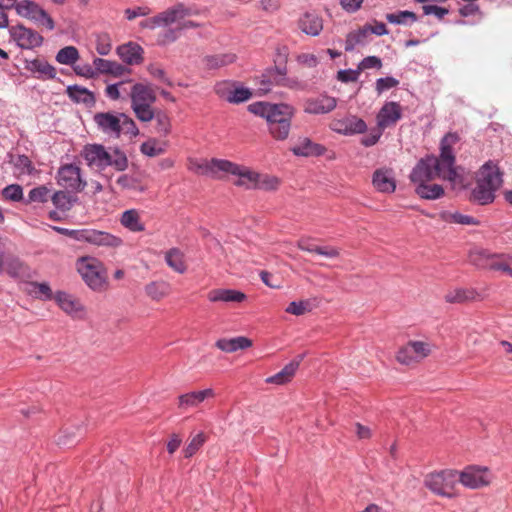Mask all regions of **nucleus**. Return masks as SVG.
<instances>
[{"label":"nucleus","mask_w":512,"mask_h":512,"mask_svg":"<svg viewBox=\"0 0 512 512\" xmlns=\"http://www.w3.org/2000/svg\"><path fill=\"white\" fill-rule=\"evenodd\" d=\"M459 140L457 133H447L440 141L438 156L427 154L417 161L410 172L409 180L415 185V193L420 198L436 200L444 196L443 186L431 183L436 179L447 181L455 191L470 188L476 180L477 186L472 191L471 199L480 200V180L456 165L454 146Z\"/></svg>","instance_id":"nucleus-1"},{"label":"nucleus","mask_w":512,"mask_h":512,"mask_svg":"<svg viewBox=\"0 0 512 512\" xmlns=\"http://www.w3.org/2000/svg\"><path fill=\"white\" fill-rule=\"evenodd\" d=\"M248 111L266 120L269 134L274 140L284 141L288 139L292 119L295 115L293 106L286 103L273 104L258 101L249 104Z\"/></svg>","instance_id":"nucleus-2"},{"label":"nucleus","mask_w":512,"mask_h":512,"mask_svg":"<svg viewBox=\"0 0 512 512\" xmlns=\"http://www.w3.org/2000/svg\"><path fill=\"white\" fill-rule=\"evenodd\" d=\"M81 156L90 168L103 171L111 166L117 171H124L128 168V158L119 148L112 152L106 150L101 144H87L83 147Z\"/></svg>","instance_id":"nucleus-3"},{"label":"nucleus","mask_w":512,"mask_h":512,"mask_svg":"<svg viewBox=\"0 0 512 512\" xmlns=\"http://www.w3.org/2000/svg\"><path fill=\"white\" fill-rule=\"evenodd\" d=\"M436 345L427 337L410 339L396 352V360L404 366H416L428 358Z\"/></svg>","instance_id":"nucleus-4"},{"label":"nucleus","mask_w":512,"mask_h":512,"mask_svg":"<svg viewBox=\"0 0 512 512\" xmlns=\"http://www.w3.org/2000/svg\"><path fill=\"white\" fill-rule=\"evenodd\" d=\"M131 109L141 122L152 121V105L156 102V94L150 84L135 83L130 91Z\"/></svg>","instance_id":"nucleus-5"},{"label":"nucleus","mask_w":512,"mask_h":512,"mask_svg":"<svg viewBox=\"0 0 512 512\" xmlns=\"http://www.w3.org/2000/svg\"><path fill=\"white\" fill-rule=\"evenodd\" d=\"M75 266L82 280L90 289L97 292L105 289V269L100 260L93 256H82L77 259Z\"/></svg>","instance_id":"nucleus-6"},{"label":"nucleus","mask_w":512,"mask_h":512,"mask_svg":"<svg viewBox=\"0 0 512 512\" xmlns=\"http://www.w3.org/2000/svg\"><path fill=\"white\" fill-rule=\"evenodd\" d=\"M458 472L456 470H443L429 474L425 479V486L433 493L452 498L457 495Z\"/></svg>","instance_id":"nucleus-7"},{"label":"nucleus","mask_w":512,"mask_h":512,"mask_svg":"<svg viewBox=\"0 0 512 512\" xmlns=\"http://www.w3.org/2000/svg\"><path fill=\"white\" fill-rule=\"evenodd\" d=\"M503 184V173L497 163L488 161L482 165V205L495 200V193Z\"/></svg>","instance_id":"nucleus-8"},{"label":"nucleus","mask_w":512,"mask_h":512,"mask_svg":"<svg viewBox=\"0 0 512 512\" xmlns=\"http://www.w3.org/2000/svg\"><path fill=\"white\" fill-rule=\"evenodd\" d=\"M56 181L60 187L72 193L83 191L87 185L81 175V168L76 164L61 165L56 174Z\"/></svg>","instance_id":"nucleus-9"},{"label":"nucleus","mask_w":512,"mask_h":512,"mask_svg":"<svg viewBox=\"0 0 512 512\" xmlns=\"http://www.w3.org/2000/svg\"><path fill=\"white\" fill-rule=\"evenodd\" d=\"M227 165L226 159H190L188 169L197 175L222 179L226 176Z\"/></svg>","instance_id":"nucleus-10"},{"label":"nucleus","mask_w":512,"mask_h":512,"mask_svg":"<svg viewBox=\"0 0 512 512\" xmlns=\"http://www.w3.org/2000/svg\"><path fill=\"white\" fill-rule=\"evenodd\" d=\"M15 11L20 17L41 24L48 30H53L55 28V23L51 16L35 1H18Z\"/></svg>","instance_id":"nucleus-11"},{"label":"nucleus","mask_w":512,"mask_h":512,"mask_svg":"<svg viewBox=\"0 0 512 512\" xmlns=\"http://www.w3.org/2000/svg\"><path fill=\"white\" fill-rule=\"evenodd\" d=\"M11 38L22 49H33L43 43V37L36 31L26 28L23 25H16L9 28Z\"/></svg>","instance_id":"nucleus-12"},{"label":"nucleus","mask_w":512,"mask_h":512,"mask_svg":"<svg viewBox=\"0 0 512 512\" xmlns=\"http://www.w3.org/2000/svg\"><path fill=\"white\" fill-rule=\"evenodd\" d=\"M332 131L350 136L364 133L367 130L365 121L355 115H348L343 118L333 119L330 123Z\"/></svg>","instance_id":"nucleus-13"},{"label":"nucleus","mask_w":512,"mask_h":512,"mask_svg":"<svg viewBox=\"0 0 512 512\" xmlns=\"http://www.w3.org/2000/svg\"><path fill=\"white\" fill-rule=\"evenodd\" d=\"M403 109L398 102L386 101L376 115L377 126L381 130L393 127L402 118Z\"/></svg>","instance_id":"nucleus-14"},{"label":"nucleus","mask_w":512,"mask_h":512,"mask_svg":"<svg viewBox=\"0 0 512 512\" xmlns=\"http://www.w3.org/2000/svg\"><path fill=\"white\" fill-rule=\"evenodd\" d=\"M54 300L62 311L72 318L83 319L85 317L84 305L73 295L65 291H57Z\"/></svg>","instance_id":"nucleus-15"},{"label":"nucleus","mask_w":512,"mask_h":512,"mask_svg":"<svg viewBox=\"0 0 512 512\" xmlns=\"http://www.w3.org/2000/svg\"><path fill=\"white\" fill-rule=\"evenodd\" d=\"M98 129L104 134L112 137H120V113L113 112H99L93 117Z\"/></svg>","instance_id":"nucleus-16"},{"label":"nucleus","mask_w":512,"mask_h":512,"mask_svg":"<svg viewBox=\"0 0 512 512\" xmlns=\"http://www.w3.org/2000/svg\"><path fill=\"white\" fill-rule=\"evenodd\" d=\"M337 106V99L326 94L308 98L304 101L303 111L307 114L319 115L333 111Z\"/></svg>","instance_id":"nucleus-17"},{"label":"nucleus","mask_w":512,"mask_h":512,"mask_svg":"<svg viewBox=\"0 0 512 512\" xmlns=\"http://www.w3.org/2000/svg\"><path fill=\"white\" fill-rule=\"evenodd\" d=\"M226 175L237 176L238 180L235 182L237 186H242L246 189H255L258 172L251 170L246 166L239 165L228 160Z\"/></svg>","instance_id":"nucleus-18"},{"label":"nucleus","mask_w":512,"mask_h":512,"mask_svg":"<svg viewBox=\"0 0 512 512\" xmlns=\"http://www.w3.org/2000/svg\"><path fill=\"white\" fill-rule=\"evenodd\" d=\"M372 185L380 193L391 194L396 190V179L391 168L382 167L372 174Z\"/></svg>","instance_id":"nucleus-19"},{"label":"nucleus","mask_w":512,"mask_h":512,"mask_svg":"<svg viewBox=\"0 0 512 512\" xmlns=\"http://www.w3.org/2000/svg\"><path fill=\"white\" fill-rule=\"evenodd\" d=\"M195 14H197V12L193 8L179 2L158 15L162 26H169L175 23L179 25L184 18Z\"/></svg>","instance_id":"nucleus-20"},{"label":"nucleus","mask_w":512,"mask_h":512,"mask_svg":"<svg viewBox=\"0 0 512 512\" xmlns=\"http://www.w3.org/2000/svg\"><path fill=\"white\" fill-rule=\"evenodd\" d=\"M116 54L126 65H139L143 62L144 50L136 42H127L116 48Z\"/></svg>","instance_id":"nucleus-21"},{"label":"nucleus","mask_w":512,"mask_h":512,"mask_svg":"<svg viewBox=\"0 0 512 512\" xmlns=\"http://www.w3.org/2000/svg\"><path fill=\"white\" fill-rule=\"evenodd\" d=\"M214 397L215 391L212 388H207L199 391H191L182 394L178 397V407L184 410L189 408H195L198 407L205 400Z\"/></svg>","instance_id":"nucleus-22"},{"label":"nucleus","mask_w":512,"mask_h":512,"mask_svg":"<svg viewBox=\"0 0 512 512\" xmlns=\"http://www.w3.org/2000/svg\"><path fill=\"white\" fill-rule=\"evenodd\" d=\"M290 150L295 156L314 157L323 155L326 151V148L321 144L313 142L308 137H303L300 138L298 142L291 147Z\"/></svg>","instance_id":"nucleus-23"},{"label":"nucleus","mask_w":512,"mask_h":512,"mask_svg":"<svg viewBox=\"0 0 512 512\" xmlns=\"http://www.w3.org/2000/svg\"><path fill=\"white\" fill-rule=\"evenodd\" d=\"M89 244L97 247L118 248L123 245V240L107 231L90 228Z\"/></svg>","instance_id":"nucleus-24"},{"label":"nucleus","mask_w":512,"mask_h":512,"mask_svg":"<svg viewBox=\"0 0 512 512\" xmlns=\"http://www.w3.org/2000/svg\"><path fill=\"white\" fill-rule=\"evenodd\" d=\"M207 298L210 302L241 303L247 299L246 294L235 289H212Z\"/></svg>","instance_id":"nucleus-25"},{"label":"nucleus","mask_w":512,"mask_h":512,"mask_svg":"<svg viewBox=\"0 0 512 512\" xmlns=\"http://www.w3.org/2000/svg\"><path fill=\"white\" fill-rule=\"evenodd\" d=\"M297 247L302 251L316 253L326 258H337L340 255L338 248L333 246H317L310 237L300 238L297 241Z\"/></svg>","instance_id":"nucleus-26"},{"label":"nucleus","mask_w":512,"mask_h":512,"mask_svg":"<svg viewBox=\"0 0 512 512\" xmlns=\"http://www.w3.org/2000/svg\"><path fill=\"white\" fill-rule=\"evenodd\" d=\"M93 65L96 67L97 75L105 74L114 77H121L126 73H130V69L126 66L112 60L96 57L93 59Z\"/></svg>","instance_id":"nucleus-27"},{"label":"nucleus","mask_w":512,"mask_h":512,"mask_svg":"<svg viewBox=\"0 0 512 512\" xmlns=\"http://www.w3.org/2000/svg\"><path fill=\"white\" fill-rule=\"evenodd\" d=\"M298 27L307 35L318 36L323 29V20L314 12H306L299 18Z\"/></svg>","instance_id":"nucleus-28"},{"label":"nucleus","mask_w":512,"mask_h":512,"mask_svg":"<svg viewBox=\"0 0 512 512\" xmlns=\"http://www.w3.org/2000/svg\"><path fill=\"white\" fill-rule=\"evenodd\" d=\"M372 37L370 30H368V24L349 32L345 40V51L352 52L356 47L365 46L370 43Z\"/></svg>","instance_id":"nucleus-29"},{"label":"nucleus","mask_w":512,"mask_h":512,"mask_svg":"<svg viewBox=\"0 0 512 512\" xmlns=\"http://www.w3.org/2000/svg\"><path fill=\"white\" fill-rule=\"evenodd\" d=\"M215 346L223 352L233 353L238 350L250 348L252 346V341L245 336L221 338L215 342Z\"/></svg>","instance_id":"nucleus-30"},{"label":"nucleus","mask_w":512,"mask_h":512,"mask_svg":"<svg viewBox=\"0 0 512 512\" xmlns=\"http://www.w3.org/2000/svg\"><path fill=\"white\" fill-rule=\"evenodd\" d=\"M145 294L153 301H161L170 295L171 284L165 280L151 281L144 287Z\"/></svg>","instance_id":"nucleus-31"},{"label":"nucleus","mask_w":512,"mask_h":512,"mask_svg":"<svg viewBox=\"0 0 512 512\" xmlns=\"http://www.w3.org/2000/svg\"><path fill=\"white\" fill-rule=\"evenodd\" d=\"M302 356H300L299 360H293L289 362L287 365L283 367L281 371L276 373L275 375H272L268 378H266V383L269 384H276V385H283L292 380L294 377L297 369L299 368L300 361L302 360Z\"/></svg>","instance_id":"nucleus-32"},{"label":"nucleus","mask_w":512,"mask_h":512,"mask_svg":"<svg viewBox=\"0 0 512 512\" xmlns=\"http://www.w3.org/2000/svg\"><path fill=\"white\" fill-rule=\"evenodd\" d=\"M66 94L75 103H82L87 106H92L95 103L93 92L79 85H69L66 88Z\"/></svg>","instance_id":"nucleus-33"},{"label":"nucleus","mask_w":512,"mask_h":512,"mask_svg":"<svg viewBox=\"0 0 512 512\" xmlns=\"http://www.w3.org/2000/svg\"><path fill=\"white\" fill-rule=\"evenodd\" d=\"M121 225L131 232H142L145 230V225L141 221V216L138 210L129 209L124 211L120 217Z\"/></svg>","instance_id":"nucleus-34"},{"label":"nucleus","mask_w":512,"mask_h":512,"mask_svg":"<svg viewBox=\"0 0 512 512\" xmlns=\"http://www.w3.org/2000/svg\"><path fill=\"white\" fill-rule=\"evenodd\" d=\"M458 483L470 489H476L480 485V468L477 465L467 466L458 473Z\"/></svg>","instance_id":"nucleus-35"},{"label":"nucleus","mask_w":512,"mask_h":512,"mask_svg":"<svg viewBox=\"0 0 512 512\" xmlns=\"http://www.w3.org/2000/svg\"><path fill=\"white\" fill-rule=\"evenodd\" d=\"M165 262L179 274H183L187 270L184 253L178 248H171L165 253Z\"/></svg>","instance_id":"nucleus-36"},{"label":"nucleus","mask_w":512,"mask_h":512,"mask_svg":"<svg viewBox=\"0 0 512 512\" xmlns=\"http://www.w3.org/2000/svg\"><path fill=\"white\" fill-rule=\"evenodd\" d=\"M27 69L33 73H38L39 77L54 79L56 69L45 60L34 59L27 64Z\"/></svg>","instance_id":"nucleus-37"},{"label":"nucleus","mask_w":512,"mask_h":512,"mask_svg":"<svg viewBox=\"0 0 512 512\" xmlns=\"http://www.w3.org/2000/svg\"><path fill=\"white\" fill-rule=\"evenodd\" d=\"M477 291L470 288H457L446 293L445 301L447 303H464L475 299Z\"/></svg>","instance_id":"nucleus-38"},{"label":"nucleus","mask_w":512,"mask_h":512,"mask_svg":"<svg viewBox=\"0 0 512 512\" xmlns=\"http://www.w3.org/2000/svg\"><path fill=\"white\" fill-rule=\"evenodd\" d=\"M69 191H56L51 200L53 205L60 211H69L77 202V197L72 196Z\"/></svg>","instance_id":"nucleus-39"},{"label":"nucleus","mask_w":512,"mask_h":512,"mask_svg":"<svg viewBox=\"0 0 512 512\" xmlns=\"http://www.w3.org/2000/svg\"><path fill=\"white\" fill-rule=\"evenodd\" d=\"M236 56L231 53L208 55L203 59L204 65L207 69H218L233 63Z\"/></svg>","instance_id":"nucleus-40"},{"label":"nucleus","mask_w":512,"mask_h":512,"mask_svg":"<svg viewBox=\"0 0 512 512\" xmlns=\"http://www.w3.org/2000/svg\"><path fill=\"white\" fill-rule=\"evenodd\" d=\"M152 120H155V130L162 136H167L171 132V120L166 112L160 109H152Z\"/></svg>","instance_id":"nucleus-41"},{"label":"nucleus","mask_w":512,"mask_h":512,"mask_svg":"<svg viewBox=\"0 0 512 512\" xmlns=\"http://www.w3.org/2000/svg\"><path fill=\"white\" fill-rule=\"evenodd\" d=\"M117 184L127 190H132L135 192H145L146 186L142 183L141 179L134 174H123L118 177Z\"/></svg>","instance_id":"nucleus-42"},{"label":"nucleus","mask_w":512,"mask_h":512,"mask_svg":"<svg viewBox=\"0 0 512 512\" xmlns=\"http://www.w3.org/2000/svg\"><path fill=\"white\" fill-rule=\"evenodd\" d=\"M79 58V51L74 46H66L60 49L55 56V60L59 64L69 65L72 67L74 66V64H76Z\"/></svg>","instance_id":"nucleus-43"},{"label":"nucleus","mask_w":512,"mask_h":512,"mask_svg":"<svg viewBox=\"0 0 512 512\" xmlns=\"http://www.w3.org/2000/svg\"><path fill=\"white\" fill-rule=\"evenodd\" d=\"M279 185H280V180L278 177H276L274 175L258 172L255 189L264 190V191H274V190L278 189Z\"/></svg>","instance_id":"nucleus-44"},{"label":"nucleus","mask_w":512,"mask_h":512,"mask_svg":"<svg viewBox=\"0 0 512 512\" xmlns=\"http://www.w3.org/2000/svg\"><path fill=\"white\" fill-rule=\"evenodd\" d=\"M440 218L449 223H457L462 225L478 224V221L471 216L461 214L459 212L450 213L443 211L439 214Z\"/></svg>","instance_id":"nucleus-45"},{"label":"nucleus","mask_w":512,"mask_h":512,"mask_svg":"<svg viewBox=\"0 0 512 512\" xmlns=\"http://www.w3.org/2000/svg\"><path fill=\"white\" fill-rule=\"evenodd\" d=\"M140 151L148 157H156L165 152V145L151 138L141 144Z\"/></svg>","instance_id":"nucleus-46"},{"label":"nucleus","mask_w":512,"mask_h":512,"mask_svg":"<svg viewBox=\"0 0 512 512\" xmlns=\"http://www.w3.org/2000/svg\"><path fill=\"white\" fill-rule=\"evenodd\" d=\"M386 20L391 24H408L417 21V16L411 11H398L386 15Z\"/></svg>","instance_id":"nucleus-47"},{"label":"nucleus","mask_w":512,"mask_h":512,"mask_svg":"<svg viewBox=\"0 0 512 512\" xmlns=\"http://www.w3.org/2000/svg\"><path fill=\"white\" fill-rule=\"evenodd\" d=\"M12 163L14 168L21 175H32L35 171L32 161L24 154L18 155L14 160H12Z\"/></svg>","instance_id":"nucleus-48"},{"label":"nucleus","mask_w":512,"mask_h":512,"mask_svg":"<svg viewBox=\"0 0 512 512\" xmlns=\"http://www.w3.org/2000/svg\"><path fill=\"white\" fill-rule=\"evenodd\" d=\"M120 135L126 134L130 137H136L139 135V129L134 120L125 113H120Z\"/></svg>","instance_id":"nucleus-49"},{"label":"nucleus","mask_w":512,"mask_h":512,"mask_svg":"<svg viewBox=\"0 0 512 512\" xmlns=\"http://www.w3.org/2000/svg\"><path fill=\"white\" fill-rule=\"evenodd\" d=\"M251 96L252 93L248 88L238 86L237 82H235L230 98H228V102L232 104L243 103L248 101Z\"/></svg>","instance_id":"nucleus-50"},{"label":"nucleus","mask_w":512,"mask_h":512,"mask_svg":"<svg viewBox=\"0 0 512 512\" xmlns=\"http://www.w3.org/2000/svg\"><path fill=\"white\" fill-rule=\"evenodd\" d=\"M1 194L7 201L19 202L23 199V188L19 184H10L2 189Z\"/></svg>","instance_id":"nucleus-51"},{"label":"nucleus","mask_w":512,"mask_h":512,"mask_svg":"<svg viewBox=\"0 0 512 512\" xmlns=\"http://www.w3.org/2000/svg\"><path fill=\"white\" fill-rule=\"evenodd\" d=\"M311 311L310 301L309 300H301V301H292L286 307L285 312L295 315L301 316L306 312Z\"/></svg>","instance_id":"nucleus-52"},{"label":"nucleus","mask_w":512,"mask_h":512,"mask_svg":"<svg viewBox=\"0 0 512 512\" xmlns=\"http://www.w3.org/2000/svg\"><path fill=\"white\" fill-rule=\"evenodd\" d=\"M96 51L101 56L108 55L112 50V41L107 33L98 34L96 37Z\"/></svg>","instance_id":"nucleus-53"},{"label":"nucleus","mask_w":512,"mask_h":512,"mask_svg":"<svg viewBox=\"0 0 512 512\" xmlns=\"http://www.w3.org/2000/svg\"><path fill=\"white\" fill-rule=\"evenodd\" d=\"M205 442V435L200 432L197 435H195L188 445L184 448L183 453L186 458L192 457L204 444Z\"/></svg>","instance_id":"nucleus-54"},{"label":"nucleus","mask_w":512,"mask_h":512,"mask_svg":"<svg viewBox=\"0 0 512 512\" xmlns=\"http://www.w3.org/2000/svg\"><path fill=\"white\" fill-rule=\"evenodd\" d=\"M234 84H235L234 81H229V80L219 81L214 86V92L216 93V95L219 98L228 102V98H230Z\"/></svg>","instance_id":"nucleus-55"},{"label":"nucleus","mask_w":512,"mask_h":512,"mask_svg":"<svg viewBox=\"0 0 512 512\" xmlns=\"http://www.w3.org/2000/svg\"><path fill=\"white\" fill-rule=\"evenodd\" d=\"M50 190L42 185L35 187L29 191L28 201L44 203L48 200Z\"/></svg>","instance_id":"nucleus-56"},{"label":"nucleus","mask_w":512,"mask_h":512,"mask_svg":"<svg viewBox=\"0 0 512 512\" xmlns=\"http://www.w3.org/2000/svg\"><path fill=\"white\" fill-rule=\"evenodd\" d=\"M398 85L399 81L396 78L392 76H387L376 80L375 89L377 93L380 95L385 91L397 87Z\"/></svg>","instance_id":"nucleus-57"},{"label":"nucleus","mask_w":512,"mask_h":512,"mask_svg":"<svg viewBox=\"0 0 512 512\" xmlns=\"http://www.w3.org/2000/svg\"><path fill=\"white\" fill-rule=\"evenodd\" d=\"M31 285L36 289L35 293L38 294V297L41 299L45 301L54 299L55 294H53L48 283L33 282Z\"/></svg>","instance_id":"nucleus-58"},{"label":"nucleus","mask_w":512,"mask_h":512,"mask_svg":"<svg viewBox=\"0 0 512 512\" xmlns=\"http://www.w3.org/2000/svg\"><path fill=\"white\" fill-rule=\"evenodd\" d=\"M358 68L360 72L366 69H381L382 60L378 56H367L359 62Z\"/></svg>","instance_id":"nucleus-59"},{"label":"nucleus","mask_w":512,"mask_h":512,"mask_svg":"<svg viewBox=\"0 0 512 512\" xmlns=\"http://www.w3.org/2000/svg\"><path fill=\"white\" fill-rule=\"evenodd\" d=\"M360 76V70L357 69H344L337 73V80L343 83L356 82Z\"/></svg>","instance_id":"nucleus-60"},{"label":"nucleus","mask_w":512,"mask_h":512,"mask_svg":"<svg viewBox=\"0 0 512 512\" xmlns=\"http://www.w3.org/2000/svg\"><path fill=\"white\" fill-rule=\"evenodd\" d=\"M73 68V71L78 75V76H82V77H85V78H94L95 76H97V70H96V67L91 66L89 64H80V65H75L72 67Z\"/></svg>","instance_id":"nucleus-61"},{"label":"nucleus","mask_w":512,"mask_h":512,"mask_svg":"<svg viewBox=\"0 0 512 512\" xmlns=\"http://www.w3.org/2000/svg\"><path fill=\"white\" fill-rule=\"evenodd\" d=\"M506 255H494L485 259V267L492 271H502Z\"/></svg>","instance_id":"nucleus-62"},{"label":"nucleus","mask_w":512,"mask_h":512,"mask_svg":"<svg viewBox=\"0 0 512 512\" xmlns=\"http://www.w3.org/2000/svg\"><path fill=\"white\" fill-rule=\"evenodd\" d=\"M147 71L149 72V74L152 77L159 79L160 81L167 84L168 86H172L171 80L166 76V72L161 67H159L155 64H150L147 67Z\"/></svg>","instance_id":"nucleus-63"},{"label":"nucleus","mask_w":512,"mask_h":512,"mask_svg":"<svg viewBox=\"0 0 512 512\" xmlns=\"http://www.w3.org/2000/svg\"><path fill=\"white\" fill-rule=\"evenodd\" d=\"M422 9H423V13L425 15H434L438 19H442L449 12L448 9H446L444 7H440L435 4H425V5H423Z\"/></svg>","instance_id":"nucleus-64"}]
</instances>
